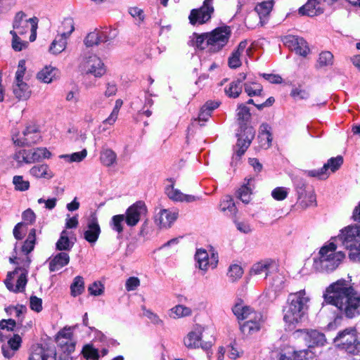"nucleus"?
<instances>
[{
  "mask_svg": "<svg viewBox=\"0 0 360 360\" xmlns=\"http://www.w3.org/2000/svg\"><path fill=\"white\" fill-rule=\"evenodd\" d=\"M86 63L89 66V70L86 71L87 74H91L95 77H101L105 73L104 63L96 56L89 57Z\"/></svg>",
  "mask_w": 360,
  "mask_h": 360,
  "instance_id": "19",
  "label": "nucleus"
},
{
  "mask_svg": "<svg viewBox=\"0 0 360 360\" xmlns=\"http://www.w3.org/2000/svg\"><path fill=\"white\" fill-rule=\"evenodd\" d=\"M309 298L306 296L305 290L290 293L287 300V307L283 319L289 325L300 322L307 309Z\"/></svg>",
  "mask_w": 360,
  "mask_h": 360,
  "instance_id": "5",
  "label": "nucleus"
},
{
  "mask_svg": "<svg viewBox=\"0 0 360 360\" xmlns=\"http://www.w3.org/2000/svg\"><path fill=\"white\" fill-rule=\"evenodd\" d=\"M170 316L174 319H179L184 316H188L191 314V309L184 305H176V307L171 309Z\"/></svg>",
  "mask_w": 360,
  "mask_h": 360,
  "instance_id": "43",
  "label": "nucleus"
},
{
  "mask_svg": "<svg viewBox=\"0 0 360 360\" xmlns=\"http://www.w3.org/2000/svg\"><path fill=\"white\" fill-rule=\"evenodd\" d=\"M298 11L301 15L311 17L317 15L323 12L317 0H308L304 5L299 8Z\"/></svg>",
  "mask_w": 360,
  "mask_h": 360,
  "instance_id": "23",
  "label": "nucleus"
},
{
  "mask_svg": "<svg viewBox=\"0 0 360 360\" xmlns=\"http://www.w3.org/2000/svg\"><path fill=\"white\" fill-rule=\"evenodd\" d=\"M343 164V158L338 155L335 158H330L323 166L319 169H313L307 172L309 176L316 177L319 179H326L328 177V170L330 169L332 172H335Z\"/></svg>",
  "mask_w": 360,
  "mask_h": 360,
  "instance_id": "11",
  "label": "nucleus"
},
{
  "mask_svg": "<svg viewBox=\"0 0 360 360\" xmlns=\"http://www.w3.org/2000/svg\"><path fill=\"white\" fill-rule=\"evenodd\" d=\"M70 256L66 252H60L56 255L49 262V269L51 272L58 271L68 264Z\"/></svg>",
  "mask_w": 360,
  "mask_h": 360,
  "instance_id": "22",
  "label": "nucleus"
},
{
  "mask_svg": "<svg viewBox=\"0 0 360 360\" xmlns=\"http://www.w3.org/2000/svg\"><path fill=\"white\" fill-rule=\"evenodd\" d=\"M323 297L327 304L335 307L347 319L360 315V292L344 278L330 284Z\"/></svg>",
  "mask_w": 360,
  "mask_h": 360,
  "instance_id": "1",
  "label": "nucleus"
},
{
  "mask_svg": "<svg viewBox=\"0 0 360 360\" xmlns=\"http://www.w3.org/2000/svg\"><path fill=\"white\" fill-rule=\"evenodd\" d=\"M140 285V280L135 276L129 277L125 283V288L127 291L136 290Z\"/></svg>",
  "mask_w": 360,
  "mask_h": 360,
  "instance_id": "63",
  "label": "nucleus"
},
{
  "mask_svg": "<svg viewBox=\"0 0 360 360\" xmlns=\"http://www.w3.org/2000/svg\"><path fill=\"white\" fill-rule=\"evenodd\" d=\"M271 195L276 200H283L288 196V191L284 187H276L272 191Z\"/></svg>",
  "mask_w": 360,
  "mask_h": 360,
  "instance_id": "58",
  "label": "nucleus"
},
{
  "mask_svg": "<svg viewBox=\"0 0 360 360\" xmlns=\"http://www.w3.org/2000/svg\"><path fill=\"white\" fill-rule=\"evenodd\" d=\"M213 0H204L202 6L199 8H193L188 16L189 22L192 25H202L208 22L214 13L212 6Z\"/></svg>",
  "mask_w": 360,
  "mask_h": 360,
  "instance_id": "10",
  "label": "nucleus"
},
{
  "mask_svg": "<svg viewBox=\"0 0 360 360\" xmlns=\"http://www.w3.org/2000/svg\"><path fill=\"white\" fill-rule=\"evenodd\" d=\"M314 356V353L308 349L294 351L290 355L281 353L278 360H308Z\"/></svg>",
  "mask_w": 360,
  "mask_h": 360,
  "instance_id": "25",
  "label": "nucleus"
},
{
  "mask_svg": "<svg viewBox=\"0 0 360 360\" xmlns=\"http://www.w3.org/2000/svg\"><path fill=\"white\" fill-rule=\"evenodd\" d=\"M304 340L308 343L309 347L323 346L326 342V336L323 333L316 330H303Z\"/></svg>",
  "mask_w": 360,
  "mask_h": 360,
  "instance_id": "18",
  "label": "nucleus"
},
{
  "mask_svg": "<svg viewBox=\"0 0 360 360\" xmlns=\"http://www.w3.org/2000/svg\"><path fill=\"white\" fill-rule=\"evenodd\" d=\"M290 96L294 99H307L309 98V94L305 89L302 88L300 85L298 87L292 89Z\"/></svg>",
  "mask_w": 360,
  "mask_h": 360,
  "instance_id": "53",
  "label": "nucleus"
},
{
  "mask_svg": "<svg viewBox=\"0 0 360 360\" xmlns=\"http://www.w3.org/2000/svg\"><path fill=\"white\" fill-rule=\"evenodd\" d=\"M232 311L238 320L245 321L240 324V331L244 335H251L260 330L263 323L262 314L244 305L242 299L237 300L232 307Z\"/></svg>",
  "mask_w": 360,
  "mask_h": 360,
  "instance_id": "3",
  "label": "nucleus"
},
{
  "mask_svg": "<svg viewBox=\"0 0 360 360\" xmlns=\"http://www.w3.org/2000/svg\"><path fill=\"white\" fill-rule=\"evenodd\" d=\"M122 104H123L122 100L117 99L115 101V107H114L111 114L110 115V116L108 118H106L103 121V123L113 124L117 118V115H118L120 109L122 107Z\"/></svg>",
  "mask_w": 360,
  "mask_h": 360,
  "instance_id": "48",
  "label": "nucleus"
},
{
  "mask_svg": "<svg viewBox=\"0 0 360 360\" xmlns=\"http://www.w3.org/2000/svg\"><path fill=\"white\" fill-rule=\"evenodd\" d=\"M201 335L196 332L191 331L184 340V344L188 348H196L201 345Z\"/></svg>",
  "mask_w": 360,
  "mask_h": 360,
  "instance_id": "39",
  "label": "nucleus"
},
{
  "mask_svg": "<svg viewBox=\"0 0 360 360\" xmlns=\"http://www.w3.org/2000/svg\"><path fill=\"white\" fill-rule=\"evenodd\" d=\"M22 343V338L18 334H15L13 338H10L8 341V347L12 350L17 351Z\"/></svg>",
  "mask_w": 360,
  "mask_h": 360,
  "instance_id": "61",
  "label": "nucleus"
},
{
  "mask_svg": "<svg viewBox=\"0 0 360 360\" xmlns=\"http://www.w3.org/2000/svg\"><path fill=\"white\" fill-rule=\"evenodd\" d=\"M244 91L248 96L252 97L255 96H263V86L262 84L257 82L245 83Z\"/></svg>",
  "mask_w": 360,
  "mask_h": 360,
  "instance_id": "33",
  "label": "nucleus"
},
{
  "mask_svg": "<svg viewBox=\"0 0 360 360\" xmlns=\"http://www.w3.org/2000/svg\"><path fill=\"white\" fill-rule=\"evenodd\" d=\"M100 160L103 165L110 167L116 162L117 155L112 149H104L101 153Z\"/></svg>",
  "mask_w": 360,
  "mask_h": 360,
  "instance_id": "31",
  "label": "nucleus"
},
{
  "mask_svg": "<svg viewBox=\"0 0 360 360\" xmlns=\"http://www.w3.org/2000/svg\"><path fill=\"white\" fill-rule=\"evenodd\" d=\"M101 232V227L96 214H91L87 224V230L84 233V239L90 243H94L98 239Z\"/></svg>",
  "mask_w": 360,
  "mask_h": 360,
  "instance_id": "16",
  "label": "nucleus"
},
{
  "mask_svg": "<svg viewBox=\"0 0 360 360\" xmlns=\"http://www.w3.org/2000/svg\"><path fill=\"white\" fill-rule=\"evenodd\" d=\"M26 16L23 11H19L15 14L13 22V30L16 34L24 35L30 30V41H34L37 37L39 20L37 17L25 19Z\"/></svg>",
  "mask_w": 360,
  "mask_h": 360,
  "instance_id": "7",
  "label": "nucleus"
},
{
  "mask_svg": "<svg viewBox=\"0 0 360 360\" xmlns=\"http://www.w3.org/2000/svg\"><path fill=\"white\" fill-rule=\"evenodd\" d=\"M302 207H307L316 205V198L314 189L308 191L303 197L298 200Z\"/></svg>",
  "mask_w": 360,
  "mask_h": 360,
  "instance_id": "42",
  "label": "nucleus"
},
{
  "mask_svg": "<svg viewBox=\"0 0 360 360\" xmlns=\"http://www.w3.org/2000/svg\"><path fill=\"white\" fill-rule=\"evenodd\" d=\"M84 291V281L82 276H76L70 285L71 295L77 297Z\"/></svg>",
  "mask_w": 360,
  "mask_h": 360,
  "instance_id": "36",
  "label": "nucleus"
},
{
  "mask_svg": "<svg viewBox=\"0 0 360 360\" xmlns=\"http://www.w3.org/2000/svg\"><path fill=\"white\" fill-rule=\"evenodd\" d=\"M178 215V212L162 209L155 216V221L160 229H168L177 219Z\"/></svg>",
  "mask_w": 360,
  "mask_h": 360,
  "instance_id": "17",
  "label": "nucleus"
},
{
  "mask_svg": "<svg viewBox=\"0 0 360 360\" xmlns=\"http://www.w3.org/2000/svg\"><path fill=\"white\" fill-rule=\"evenodd\" d=\"M233 222H234L237 229L240 232L247 234L252 231L250 225L248 222L240 221L236 219V217L233 218Z\"/></svg>",
  "mask_w": 360,
  "mask_h": 360,
  "instance_id": "62",
  "label": "nucleus"
},
{
  "mask_svg": "<svg viewBox=\"0 0 360 360\" xmlns=\"http://www.w3.org/2000/svg\"><path fill=\"white\" fill-rule=\"evenodd\" d=\"M255 135V131L253 127H248L240 129L239 132L237 134L238 140L236 143V154L238 156H242L248 147L250 146L252 141Z\"/></svg>",
  "mask_w": 360,
  "mask_h": 360,
  "instance_id": "13",
  "label": "nucleus"
},
{
  "mask_svg": "<svg viewBox=\"0 0 360 360\" xmlns=\"http://www.w3.org/2000/svg\"><path fill=\"white\" fill-rule=\"evenodd\" d=\"M13 183L15 186V190L17 191H25L30 188V182L28 181H25L22 176H14Z\"/></svg>",
  "mask_w": 360,
  "mask_h": 360,
  "instance_id": "49",
  "label": "nucleus"
},
{
  "mask_svg": "<svg viewBox=\"0 0 360 360\" xmlns=\"http://www.w3.org/2000/svg\"><path fill=\"white\" fill-rule=\"evenodd\" d=\"M26 72L25 60L22 59L19 60L18 69L15 72V82H23V78Z\"/></svg>",
  "mask_w": 360,
  "mask_h": 360,
  "instance_id": "56",
  "label": "nucleus"
},
{
  "mask_svg": "<svg viewBox=\"0 0 360 360\" xmlns=\"http://www.w3.org/2000/svg\"><path fill=\"white\" fill-rule=\"evenodd\" d=\"M64 36L58 35L51 43L49 51L53 54H58L63 51L66 47V39Z\"/></svg>",
  "mask_w": 360,
  "mask_h": 360,
  "instance_id": "30",
  "label": "nucleus"
},
{
  "mask_svg": "<svg viewBox=\"0 0 360 360\" xmlns=\"http://www.w3.org/2000/svg\"><path fill=\"white\" fill-rule=\"evenodd\" d=\"M84 43L86 47L97 46L103 43V37L101 31L91 32L89 33L84 40Z\"/></svg>",
  "mask_w": 360,
  "mask_h": 360,
  "instance_id": "32",
  "label": "nucleus"
},
{
  "mask_svg": "<svg viewBox=\"0 0 360 360\" xmlns=\"http://www.w3.org/2000/svg\"><path fill=\"white\" fill-rule=\"evenodd\" d=\"M313 189L303 179H297L295 181V190L297 194V199H300L307 193L308 191Z\"/></svg>",
  "mask_w": 360,
  "mask_h": 360,
  "instance_id": "47",
  "label": "nucleus"
},
{
  "mask_svg": "<svg viewBox=\"0 0 360 360\" xmlns=\"http://www.w3.org/2000/svg\"><path fill=\"white\" fill-rule=\"evenodd\" d=\"M195 257L198 264V267L201 270L206 271L210 266V258L206 250H198Z\"/></svg>",
  "mask_w": 360,
  "mask_h": 360,
  "instance_id": "29",
  "label": "nucleus"
},
{
  "mask_svg": "<svg viewBox=\"0 0 360 360\" xmlns=\"http://www.w3.org/2000/svg\"><path fill=\"white\" fill-rule=\"evenodd\" d=\"M49 357L46 351L43 348H40L39 352L32 353L28 360H48Z\"/></svg>",
  "mask_w": 360,
  "mask_h": 360,
  "instance_id": "64",
  "label": "nucleus"
},
{
  "mask_svg": "<svg viewBox=\"0 0 360 360\" xmlns=\"http://www.w3.org/2000/svg\"><path fill=\"white\" fill-rule=\"evenodd\" d=\"M30 307L32 310L39 313L42 311V300L35 295L30 298Z\"/></svg>",
  "mask_w": 360,
  "mask_h": 360,
  "instance_id": "57",
  "label": "nucleus"
},
{
  "mask_svg": "<svg viewBox=\"0 0 360 360\" xmlns=\"http://www.w3.org/2000/svg\"><path fill=\"white\" fill-rule=\"evenodd\" d=\"M89 294L94 296H98L103 293L104 285L100 281H94L88 287Z\"/></svg>",
  "mask_w": 360,
  "mask_h": 360,
  "instance_id": "54",
  "label": "nucleus"
},
{
  "mask_svg": "<svg viewBox=\"0 0 360 360\" xmlns=\"http://www.w3.org/2000/svg\"><path fill=\"white\" fill-rule=\"evenodd\" d=\"M10 34L12 35V48L15 51H22L25 47H26L27 42L23 41L20 39V38L18 37V34H16V33L14 32V30H11L10 32Z\"/></svg>",
  "mask_w": 360,
  "mask_h": 360,
  "instance_id": "51",
  "label": "nucleus"
},
{
  "mask_svg": "<svg viewBox=\"0 0 360 360\" xmlns=\"http://www.w3.org/2000/svg\"><path fill=\"white\" fill-rule=\"evenodd\" d=\"M18 134L13 135L12 141L19 147H30L37 144L41 140V136L38 127L35 125L27 126L22 132V136Z\"/></svg>",
  "mask_w": 360,
  "mask_h": 360,
  "instance_id": "9",
  "label": "nucleus"
},
{
  "mask_svg": "<svg viewBox=\"0 0 360 360\" xmlns=\"http://www.w3.org/2000/svg\"><path fill=\"white\" fill-rule=\"evenodd\" d=\"M243 91V85H238L233 81L231 82L225 89L224 91L229 98H236Z\"/></svg>",
  "mask_w": 360,
  "mask_h": 360,
  "instance_id": "41",
  "label": "nucleus"
},
{
  "mask_svg": "<svg viewBox=\"0 0 360 360\" xmlns=\"http://www.w3.org/2000/svg\"><path fill=\"white\" fill-rule=\"evenodd\" d=\"M220 207L221 211H229L233 217L236 218L238 210L231 196H226L225 199L221 202Z\"/></svg>",
  "mask_w": 360,
  "mask_h": 360,
  "instance_id": "37",
  "label": "nucleus"
},
{
  "mask_svg": "<svg viewBox=\"0 0 360 360\" xmlns=\"http://www.w3.org/2000/svg\"><path fill=\"white\" fill-rule=\"evenodd\" d=\"M231 35L229 26L218 27L209 32H194L189 44L196 49L203 51L207 49L209 53H215L222 50L228 44Z\"/></svg>",
  "mask_w": 360,
  "mask_h": 360,
  "instance_id": "2",
  "label": "nucleus"
},
{
  "mask_svg": "<svg viewBox=\"0 0 360 360\" xmlns=\"http://www.w3.org/2000/svg\"><path fill=\"white\" fill-rule=\"evenodd\" d=\"M243 274L242 267L238 264H232L229 268L228 276L231 278L232 282L236 281L240 278Z\"/></svg>",
  "mask_w": 360,
  "mask_h": 360,
  "instance_id": "50",
  "label": "nucleus"
},
{
  "mask_svg": "<svg viewBox=\"0 0 360 360\" xmlns=\"http://www.w3.org/2000/svg\"><path fill=\"white\" fill-rule=\"evenodd\" d=\"M27 271L24 270L18 278L15 285H13V290H9V291L15 293L24 292L27 283Z\"/></svg>",
  "mask_w": 360,
  "mask_h": 360,
  "instance_id": "40",
  "label": "nucleus"
},
{
  "mask_svg": "<svg viewBox=\"0 0 360 360\" xmlns=\"http://www.w3.org/2000/svg\"><path fill=\"white\" fill-rule=\"evenodd\" d=\"M33 156H36L34 153H32V150H20L13 155V159L18 163H26L30 164L34 162V158Z\"/></svg>",
  "mask_w": 360,
  "mask_h": 360,
  "instance_id": "28",
  "label": "nucleus"
},
{
  "mask_svg": "<svg viewBox=\"0 0 360 360\" xmlns=\"http://www.w3.org/2000/svg\"><path fill=\"white\" fill-rule=\"evenodd\" d=\"M283 43L289 49L302 56H306L310 51L307 42L302 37L288 35L284 37Z\"/></svg>",
  "mask_w": 360,
  "mask_h": 360,
  "instance_id": "15",
  "label": "nucleus"
},
{
  "mask_svg": "<svg viewBox=\"0 0 360 360\" xmlns=\"http://www.w3.org/2000/svg\"><path fill=\"white\" fill-rule=\"evenodd\" d=\"M82 354L86 360H99L98 349L94 347L91 344L85 345L82 350Z\"/></svg>",
  "mask_w": 360,
  "mask_h": 360,
  "instance_id": "38",
  "label": "nucleus"
},
{
  "mask_svg": "<svg viewBox=\"0 0 360 360\" xmlns=\"http://www.w3.org/2000/svg\"><path fill=\"white\" fill-rule=\"evenodd\" d=\"M332 239H338L342 245L349 251L354 250L360 243V226L350 225L340 230L338 236Z\"/></svg>",
  "mask_w": 360,
  "mask_h": 360,
  "instance_id": "8",
  "label": "nucleus"
},
{
  "mask_svg": "<svg viewBox=\"0 0 360 360\" xmlns=\"http://www.w3.org/2000/svg\"><path fill=\"white\" fill-rule=\"evenodd\" d=\"M236 118L240 129L252 127L248 125V122L251 119V113L250 108L245 103H239L236 109Z\"/></svg>",
  "mask_w": 360,
  "mask_h": 360,
  "instance_id": "21",
  "label": "nucleus"
},
{
  "mask_svg": "<svg viewBox=\"0 0 360 360\" xmlns=\"http://www.w3.org/2000/svg\"><path fill=\"white\" fill-rule=\"evenodd\" d=\"M56 249L60 251L70 250V241L65 230L61 232L60 236L56 244Z\"/></svg>",
  "mask_w": 360,
  "mask_h": 360,
  "instance_id": "44",
  "label": "nucleus"
},
{
  "mask_svg": "<svg viewBox=\"0 0 360 360\" xmlns=\"http://www.w3.org/2000/svg\"><path fill=\"white\" fill-rule=\"evenodd\" d=\"M60 34L65 37H69L75 30L74 21L71 18L64 19L60 27Z\"/></svg>",
  "mask_w": 360,
  "mask_h": 360,
  "instance_id": "45",
  "label": "nucleus"
},
{
  "mask_svg": "<svg viewBox=\"0 0 360 360\" xmlns=\"http://www.w3.org/2000/svg\"><path fill=\"white\" fill-rule=\"evenodd\" d=\"M337 245L329 242L322 246L319 252V258L314 259V266L321 272H332L335 270L345 257L342 251H336Z\"/></svg>",
  "mask_w": 360,
  "mask_h": 360,
  "instance_id": "4",
  "label": "nucleus"
},
{
  "mask_svg": "<svg viewBox=\"0 0 360 360\" xmlns=\"http://www.w3.org/2000/svg\"><path fill=\"white\" fill-rule=\"evenodd\" d=\"M247 183L243 184L237 191V197L245 204L250 202L251 200L252 189L248 186L251 179H246Z\"/></svg>",
  "mask_w": 360,
  "mask_h": 360,
  "instance_id": "34",
  "label": "nucleus"
},
{
  "mask_svg": "<svg viewBox=\"0 0 360 360\" xmlns=\"http://www.w3.org/2000/svg\"><path fill=\"white\" fill-rule=\"evenodd\" d=\"M103 43L115 39L118 35V30L115 28H110L108 30L101 31Z\"/></svg>",
  "mask_w": 360,
  "mask_h": 360,
  "instance_id": "59",
  "label": "nucleus"
},
{
  "mask_svg": "<svg viewBox=\"0 0 360 360\" xmlns=\"http://www.w3.org/2000/svg\"><path fill=\"white\" fill-rule=\"evenodd\" d=\"M278 269V263L273 259L266 258L254 264L250 269L251 275H265V278Z\"/></svg>",
  "mask_w": 360,
  "mask_h": 360,
  "instance_id": "14",
  "label": "nucleus"
},
{
  "mask_svg": "<svg viewBox=\"0 0 360 360\" xmlns=\"http://www.w3.org/2000/svg\"><path fill=\"white\" fill-rule=\"evenodd\" d=\"M147 207L142 200L136 201L126 210L125 221L129 226H136L142 216L146 215Z\"/></svg>",
  "mask_w": 360,
  "mask_h": 360,
  "instance_id": "12",
  "label": "nucleus"
},
{
  "mask_svg": "<svg viewBox=\"0 0 360 360\" xmlns=\"http://www.w3.org/2000/svg\"><path fill=\"white\" fill-rule=\"evenodd\" d=\"M274 103H275L274 97L270 96L264 102H263L262 103H259V104L255 103L252 98H250L248 100V101L245 104V105H247V104L254 105L257 108V110H262L264 108L272 106Z\"/></svg>",
  "mask_w": 360,
  "mask_h": 360,
  "instance_id": "55",
  "label": "nucleus"
},
{
  "mask_svg": "<svg viewBox=\"0 0 360 360\" xmlns=\"http://www.w3.org/2000/svg\"><path fill=\"white\" fill-rule=\"evenodd\" d=\"M274 6V1H264L255 6V11L259 15V22L262 25L265 19L269 15Z\"/></svg>",
  "mask_w": 360,
  "mask_h": 360,
  "instance_id": "24",
  "label": "nucleus"
},
{
  "mask_svg": "<svg viewBox=\"0 0 360 360\" xmlns=\"http://www.w3.org/2000/svg\"><path fill=\"white\" fill-rule=\"evenodd\" d=\"M333 55L330 51H323L319 54L318 63L320 67L332 65Z\"/></svg>",
  "mask_w": 360,
  "mask_h": 360,
  "instance_id": "52",
  "label": "nucleus"
},
{
  "mask_svg": "<svg viewBox=\"0 0 360 360\" xmlns=\"http://www.w3.org/2000/svg\"><path fill=\"white\" fill-rule=\"evenodd\" d=\"M240 56L241 55L235 53L234 51L232 52L228 60V64L230 68L236 69L241 65L242 63L240 58Z\"/></svg>",
  "mask_w": 360,
  "mask_h": 360,
  "instance_id": "60",
  "label": "nucleus"
},
{
  "mask_svg": "<svg viewBox=\"0 0 360 360\" xmlns=\"http://www.w3.org/2000/svg\"><path fill=\"white\" fill-rule=\"evenodd\" d=\"M13 94L18 100H27L30 98L31 91L27 83L24 82H15Z\"/></svg>",
  "mask_w": 360,
  "mask_h": 360,
  "instance_id": "26",
  "label": "nucleus"
},
{
  "mask_svg": "<svg viewBox=\"0 0 360 360\" xmlns=\"http://www.w3.org/2000/svg\"><path fill=\"white\" fill-rule=\"evenodd\" d=\"M336 347L346 353L357 356L360 355V340L355 327H349L338 333L333 340Z\"/></svg>",
  "mask_w": 360,
  "mask_h": 360,
  "instance_id": "6",
  "label": "nucleus"
},
{
  "mask_svg": "<svg viewBox=\"0 0 360 360\" xmlns=\"http://www.w3.org/2000/svg\"><path fill=\"white\" fill-rule=\"evenodd\" d=\"M167 181L171 183V184L166 187L165 193L172 200L174 201H181L183 193H181L179 190L175 189L174 188L175 181L172 178L167 179Z\"/></svg>",
  "mask_w": 360,
  "mask_h": 360,
  "instance_id": "35",
  "label": "nucleus"
},
{
  "mask_svg": "<svg viewBox=\"0 0 360 360\" xmlns=\"http://www.w3.org/2000/svg\"><path fill=\"white\" fill-rule=\"evenodd\" d=\"M60 70L51 65H46L37 74V78L42 82L49 84L60 77Z\"/></svg>",
  "mask_w": 360,
  "mask_h": 360,
  "instance_id": "20",
  "label": "nucleus"
},
{
  "mask_svg": "<svg viewBox=\"0 0 360 360\" xmlns=\"http://www.w3.org/2000/svg\"><path fill=\"white\" fill-rule=\"evenodd\" d=\"M125 217L124 214L114 215L110 221V226L112 229L118 233H122L124 230L123 221Z\"/></svg>",
  "mask_w": 360,
  "mask_h": 360,
  "instance_id": "46",
  "label": "nucleus"
},
{
  "mask_svg": "<svg viewBox=\"0 0 360 360\" xmlns=\"http://www.w3.org/2000/svg\"><path fill=\"white\" fill-rule=\"evenodd\" d=\"M30 172L31 175L37 178L51 179L53 176L46 164L34 165L30 169Z\"/></svg>",
  "mask_w": 360,
  "mask_h": 360,
  "instance_id": "27",
  "label": "nucleus"
}]
</instances>
